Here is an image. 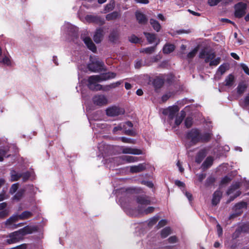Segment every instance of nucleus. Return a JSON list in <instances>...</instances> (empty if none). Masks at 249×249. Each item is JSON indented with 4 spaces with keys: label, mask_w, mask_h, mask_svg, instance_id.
I'll use <instances>...</instances> for the list:
<instances>
[{
    "label": "nucleus",
    "mask_w": 249,
    "mask_h": 249,
    "mask_svg": "<svg viewBox=\"0 0 249 249\" xmlns=\"http://www.w3.org/2000/svg\"><path fill=\"white\" fill-rule=\"evenodd\" d=\"M242 232L240 229L237 227L235 231L233 233L232 237L233 239H236L239 237Z\"/></svg>",
    "instance_id": "a18cd8bd"
},
{
    "label": "nucleus",
    "mask_w": 249,
    "mask_h": 249,
    "mask_svg": "<svg viewBox=\"0 0 249 249\" xmlns=\"http://www.w3.org/2000/svg\"><path fill=\"white\" fill-rule=\"evenodd\" d=\"M122 159L128 163L135 162L139 160L138 158L131 156H124L122 157Z\"/></svg>",
    "instance_id": "a878e982"
},
{
    "label": "nucleus",
    "mask_w": 249,
    "mask_h": 249,
    "mask_svg": "<svg viewBox=\"0 0 249 249\" xmlns=\"http://www.w3.org/2000/svg\"><path fill=\"white\" fill-rule=\"evenodd\" d=\"M9 213V210L8 209H4L0 211V218H3L7 216Z\"/></svg>",
    "instance_id": "49530a36"
},
{
    "label": "nucleus",
    "mask_w": 249,
    "mask_h": 249,
    "mask_svg": "<svg viewBox=\"0 0 249 249\" xmlns=\"http://www.w3.org/2000/svg\"><path fill=\"white\" fill-rule=\"evenodd\" d=\"M116 74L114 72H109L100 75H93L89 78L88 86L90 89L98 90L102 89V86L98 82L114 78Z\"/></svg>",
    "instance_id": "7ed1b4c3"
},
{
    "label": "nucleus",
    "mask_w": 249,
    "mask_h": 249,
    "mask_svg": "<svg viewBox=\"0 0 249 249\" xmlns=\"http://www.w3.org/2000/svg\"><path fill=\"white\" fill-rule=\"evenodd\" d=\"M147 166L145 163H140L137 165H133L130 167V172L137 173L144 171Z\"/></svg>",
    "instance_id": "4468645a"
},
{
    "label": "nucleus",
    "mask_w": 249,
    "mask_h": 249,
    "mask_svg": "<svg viewBox=\"0 0 249 249\" xmlns=\"http://www.w3.org/2000/svg\"><path fill=\"white\" fill-rule=\"evenodd\" d=\"M234 16L240 18L243 17L246 14V10L247 7V4L243 2H239L234 5Z\"/></svg>",
    "instance_id": "423d86ee"
},
{
    "label": "nucleus",
    "mask_w": 249,
    "mask_h": 249,
    "mask_svg": "<svg viewBox=\"0 0 249 249\" xmlns=\"http://www.w3.org/2000/svg\"><path fill=\"white\" fill-rule=\"evenodd\" d=\"M155 48H156V47H148V48H146L145 49H144L142 51V52H144V53H148V54H151V53H153L155 51Z\"/></svg>",
    "instance_id": "37998d69"
},
{
    "label": "nucleus",
    "mask_w": 249,
    "mask_h": 249,
    "mask_svg": "<svg viewBox=\"0 0 249 249\" xmlns=\"http://www.w3.org/2000/svg\"><path fill=\"white\" fill-rule=\"evenodd\" d=\"M213 136V134L210 132L201 133L200 131L197 128H192L186 134V138L187 140L190 141L191 144L193 145L196 144L199 142H209Z\"/></svg>",
    "instance_id": "f03ea898"
},
{
    "label": "nucleus",
    "mask_w": 249,
    "mask_h": 249,
    "mask_svg": "<svg viewBox=\"0 0 249 249\" xmlns=\"http://www.w3.org/2000/svg\"><path fill=\"white\" fill-rule=\"evenodd\" d=\"M12 181H16L21 178V174L17 173L15 171H13L11 173Z\"/></svg>",
    "instance_id": "72a5a7b5"
},
{
    "label": "nucleus",
    "mask_w": 249,
    "mask_h": 249,
    "mask_svg": "<svg viewBox=\"0 0 249 249\" xmlns=\"http://www.w3.org/2000/svg\"><path fill=\"white\" fill-rule=\"evenodd\" d=\"M34 230V228L33 227L26 226L19 230L18 231L19 232V235H20V237L22 239L24 235L32 233Z\"/></svg>",
    "instance_id": "6ab92c4d"
},
{
    "label": "nucleus",
    "mask_w": 249,
    "mask_h": 249,
    "mask_svg": "<svg viewBox=\"0 0 249 249\" xmlns=\"http://www.w3.org/2000/svg\"><path fill=\"white\" fill-rule=\"evenodd\" d=\"M92 100L94 104L99 106H104L107 103V98L103 95H96L93 98Z\"/></svg>",
    "instance_id": "1a4fd4ad"
},
{
    "label": "nucleus",
    "mask_w": 249,
    "mask_h": 249,
    "mask_svg": "<svg viewBox=\"0 0 249 249\" xmlns=\"http://www.w3.org/2000/svg\"><path fill=\"white\" fill-rule=\"evenodd\" d=\"M229 69V65L227 63H224L218 67L217 72H219L221 75H223Z\"/></svg>",
    "instance_id": "cd10ccee"
},
{
    "label": "nucleus",
    "mask_w": 249,
    "mask_h": 249,
    "mask_svg": "<svg viewBox=\"0 0 249 249\" xmlns=\"http://www.w3.org/2000/svg\"><path fill=\"white\" fill-rule=\"evenodd\" d=\"M124 110L116 106H112L106 109V114L110 117H114L124 113Z\"/></svg>",
    "instance_id": "0eeeda50"
},
{
    "label": "nucleus",
    "mask_w": 249,
    "mask_h": 249,
    "mask_svg": "<svg viewBox=\"0 0 249 249\" xmlns=\"http://www.w3.org/2000/svg\"><path fill=\"white\" fill-rule=\"evenodd\" d=\"M114 6V1H112V2H110L109 4H107L106 7V10L107 11H110L113 9Z\"/></svg>",
    "instance_id": "864d4df0"
},
{
    "label": "nucleus",
    "mask_w": 249,
    "mask_h": 249,
    "mask_svg": "<svg viewBox=\"0 0 249 249\" xmlns=\"http://www.w3.org/2000/svg\"><path fill=\"white\" fill-rule=\"evenodd\" d=\"M166 221L165 220H160L158 223V227L159 228L162 227L166 224Z\"/></svg>",
    "instance_id": "338daca9"
},
{
    "label": "nucleus",
    "mask_w": 249,
    "mask_h": 249,
    "mask_svg": "<svg viewBox=\"0 0 249 249\" xmlns=\"http://www.w3.org/2000/svg\"><path fill=\"white\" fill-rule=\"evenodd\" d=\"M96 18V17L91 15H88L86 17V19L89 22H94Z\"/></svg>",
    "instance_id": "e2e57ef3"
},
{
    "label": "nucleus",
    "mask_w": 249,
    "mask_h": 249,
    "mask_svg": "<svg viewBox=\"0 0 249 249\" xmlns=\"http://www.w3.org/2000/svg\"><path fill=\"white\" fill-rule=\"evenodd\" d=\"M103 36V30L100 29H97L93 36L94 41L97 43L100 42Z\"/></svg>",
    "instance_id": "5701e85b"
},
{
    "label": "nucleus",
    "mask_w": 249,
    "mask_h": 249,
    "mask_svg": "<svg viewBox=\"0 0 249 249\" xmlns=\"http://www.w3.org/2000/svg\"><path fill=\"white\" fill-rule=\"evenodd\" d=\"M23 194V191H18L13 197V199L18 200L22 197Z\"/></svg>",
    "instance_id": "79ce46f5"
},
{
    "label": "nucleus",
    "mask_w": 249,
    "mask_h": 249,
    "mask_svg": "<svg viewBox=\"0 0 249 249\" xmlns=\"http://www.w3.org/2000/svg\"><path fill=\"white\" fill-rule=\"evenodd\" d=\"M241 67L242 68V70L244 71L245 73L249 75V69L248 67L245 64H241Z\"/></svg>",
    "instance_id": "3c124183"
},
{
    "label": "nucleus",
    "mask_w": 249,
    "mask_h": 249,
    "mask_svg": "<svg viewBox=\"0 0 249 249\" xmlns=\"http://www.w3.org/2000/svg\"><path fill=\"white\" fill-rule=\"evenodd\" d=\"M234 76L232 74H230L226 78L225 80V85L228 87H231L232 86L234 81Z\"/></svg>",
    "instance_id": "393cba45"
},
{
    "label": "nucleus",
    "mask_w": 249,
    "mask_h": 249,
    "mask_svg": "<svg viewBox=\"0 0 249 249\" xmlns=\"http://www.w3.org/2000/svg\"><path fill=\"white\" fill-rule=\"evenodd\" d=\"M83 41L87 47L91 51L95 52L96 51V46L89 37H86L84 38Z\"/></svg>",
    "instance_id": "a211bd4d"
},
{
    "label": "nucleus",
    "mask_w": 249,
    "mask_h": 249,
    "mask_svg": "<svg viewBox=\"0 0 249 249\" xmlns=\"http://www.w3.org/2000/svg\"><path fill=\"white\" fill-rule=\"evenodd\" d=\"M6 152L3 149H0V161L3 160V157L6 155Z\"/></svg>",
    "instance_id": "13d9d810"
},
{
    "label": "nucleus",
    "mask_w": 249,
    "mask_h": 249,
    "mask_svg": "<svg viewBox=\"0 0 249 249\" xmlns=\"http://www.w3.org/2000/svg\"><path fill=\"white\" fill-rule=\"evenodd\" d=\"M8 237L9 238H8L6 241V242L8 244L15 243L21 239L20 235H19V232L18 231L11 233L9 235Z\"/></svg>",
    "instance_id": "ddd939ff"
},
{
    "label": "nucleus",
    "mask_w": 249,
    "mask_h": 249,
    "mask_svg": "<svg viewBox=\"0 0 249 249\" xmlns=\"http://www.w3.org/2000/svg\"><path fill=\"white\" fill-rule=\"evenodd\" d=\"M119 14L118 12H114L107 15L106 16V18L108 20H112L117 18L119 17Z\"/></svg>",
    "instance_id": "e433bc0d"
},
{
    "label": "nucleus",
    "mask_w": 249,
    "mask_h": 249,
    "mask_svg": "<svg viewBox=\"0 0 249 249\" xmlns=\"http://www.w3.org/2000/svg\"><path fill=\"white\" fill-rule=\"evenodd\" d=\"M240 187V184L239 182H235L231 185L230 188L227 190L226 193L227 195H229L232 193L234 191L236 190Z\"/></svg>",
    "instance_id": "bb28decb"
},
{
    "label": "nucleus",
    "mask_w": 249,
    "mask_h": 249,
    "mask_svg": "<svg viewBox=\"0 0 249 249\" xmlns=\"http://www.w3.org/2000/svg\"><path fill=\"white\" fill-rule=\"evenodd\" d=\"M179 110L178 107L177 105H173L172 106V118H173V116L174 114L178 112Z\"/></svg>",
    "instance_id": "5fc2aeb1"
},
{
    "label": "nucleus",
    "mask_w": 249,
    "mask_h": 249,
    "mask_svg": "<svg viewBox=\"0 0 249 249\" xmlns=\"http://www.w3.org/2000/svg\"><path fill=\"white\" fill-rule=\"evenodd\" d=\"M162 119L164 122H167L170 125L171 124V107H169L166 108L162 109Z\"/></svg>",
    "instance_id": "f8f14e48"
},
{
    "label": "nucleus",
    "mask_w": 249,
    "mask_h": 249,
    "mask_svg": "<svg viewBox=\"0 0 249 249\" xmlns=\"http://www.w3.org/2000/svg\"><path fill=\"white\" fill-rule=\"evenodd\" d=\"M231 180V178H230L228 176H226L223 178H222V179L220 181V185H223L228 184L229 182H230Z\"/></svg>",
    "instance_id": "58836bf2"
},
{
    "label": "nucleus",
    "mask_w": 249,
    "mask_h": 249,
    "mask_svg": "<svg viewBox=\"0 0 249 249\" xmlns=\"http://www.w3.org/2000/svg\"><path fill=\"white\" fill-rule=\"evenodd\" d=\"M185 115H186V113H185V111L182 110L180 112V116L176 117V119L175 120V124L177 125H179L182 123L183 119H184Z\"/></svg>",
    "instance_id": "c756f323"
},
{
    "label": "nucleus",
    "mask_w": 249,
    "mask_h": 249,
    "mask_svg": "<svg viewBox=\"0 0 249 249\" xmlns=\"http://www.w3.org/2000/svg\"><path fill=\"white\" fill-rule=\"evenodd\" d=\"M171 97L170 93H168L163 95L161 98L162 101L163 102L166 101L170 97Z\"/></svg>",
    "instance_id": "bf43d9fd"
},
{
    "label": "nucleus",
    "mask_w": 249,
    "mask_h": 249,
    "mask_svg": "<svg viewBox=\"0 0 249 249\" xmlns=\"http://www.w3.org/2000/svg\"><path fill=\"white\" fill-rule=\"evenodd\" d=\"M243 107H249V93L246 96L243 101Z\"/></svg>",
    "instance_id": "8fccbe9b"
},
{
    "label": "nucleus",
    "mask_w": 249,
    "mask_h": 249,
    "mask_svg": "<svg viewBox=\"0 0 249 249\" xmlns=\"http://www.w3.org/2000/svg\"><path fill=\"white\" fill-rule=\"evenodd\" d=\"M175 183L177 186H178L179 187H185V184L183 182H182L180 180H176L175 182Z\"/></svg>",
    "instance_id": "052dcab7"
},
{
    "label": "nucleus",
    "mask_w": 249,
    "mask_h": 249,
    "mask_svg": "<svg viewBox=\"0 0 249 249\" xmlns=\"http://www.w3.org/2000/svg\"><path fill=\"white\" fill-rule=\"evenodd\" d=\"M198 51V47L197 46V47H195L192 51H191L187 54V57L188 59L193 58L196 56Z\"/></svg>",
    "instance_id": "f704fd0d"
},
{
    "label": "nucleus",
    "mask_w": 249,
    "mask_h": 249,
    "mask_svg": "<svg viewBox=\"0 0 249 249\" xmlns=\"http://www.w3.org/2000/svg\"><path fill=\"white\" fill-rule=\"evenodd\" d=\"M19 220L18 215H13L5 222V225L9 228L12 226L13 224Z\"/></svg>",
    "instance_id": "4be33fe9"
},
{
    "label": "nucleus",
    "mask_w": 249,
    "mask_h": 249,
    "mask_svg": "<svg viewBox=\"0 0 249 249\" xmlns=\"http://www.w3.org/2000/svg\"><path fill=\"white\" fill-rule=\"evenodd\" d=\"M168 77L166 75L158 77L154 80L153 85L156 89H160L162 87L164 81H168Z\"/></svg>",
    "instance_id": "9b49d317"
},
{
    "label": "nucleus",
    "mask_w": 249,
    "mask_h": 249,
    "mask_svg": "<svg viewBox=\"0 0 249 249\" xmlns=\"http://www.w3.org/2000/svg\"><path fill=\"white\" fill-rule=\"evenodd\" d=\"M147 40L149 43H154L156 41V37L154 34L144 33Z\"/></svg>",
    "instance_id": "7c9ffc66"
},
{
    "label": "nucleus",
    "mask_w": 249,
    "mask_h": 249,
    "mask_svg": "<svg viewBox=\"0 0 249 249\" xmlns=\"http://www.w3.org/2000/svg\"><path fill=\"white\" fill-rule=\"evenodd\" d=\"M103 66L104 63L102 61L95 59L89 64L88 68L90 71L96 72L101 71Z\"/></svg>",
    "instance_id": "6e6552de"
},
{
    "label": "nucleus",
    "mask_w": 249,
    "mask_h": 249,
    "mask_svg": "<svg viewBox=\"0 0 249 249\" xmlns=\"http://www.w3.org/2000/svg\"><path fill=\"white\" fill-rule=\"evenodd\" d=\"M222 193L219 191L217 190L215 191L213 196V198L212 200V204L213 206H216L218 204L222 197Z\"/></svg>",
    "instance_id": "dca6fc26"
},
{
    "label": "nucleus",
    "mask_w": 249,
    "mask_h": 249,
    "mask_svg": "<svg viewBox=\"0 0 249 249\" xmlns=\"http://www.w3.org/2000/svg\"><path fill=\"white\" fill-rule=\"evenodd\" d=\"M142 183L149 188H152L153 186V184L150 181H143Z\"/></svg>",
    "instance_id": "69168bd1"
},
{
    "label": "nucleus",
    "mask_w": 249,
    "mask_h": 249,
    "mask_svg": "<svg viewBox=\"0 0 249 249\" xmlns=\"http://www.w3.org/2000/svg\"><path fill=\"white\" fill-rule=\"evenodd\" d=\"M221 21L222 22L229 23L232 24L234 26H236L235 24L233 22H232V21L230 20V19H229L228 18H222L221 19Z\"/></svg>",
    "instance_id": "0e129e2a"
},
{
    "label": "nucleus",
    "mask_w": 249,
    "mask_h": 249,
    "mask_svg": "<svg viewBox=\"0 0 249 249\" xmlns=\"http://www.w3.org/2000/svg\"><path fill=\"white\" fill-rule=\"evenodd\" d=\"M217 234L219 237H220L223 233V230L221 226L218 224L216 225Z\"/></svg>",
    "instance_id": "603ef678"
},
{
    "label": "nucleus",
    "mask_w": 249,
    "mask_h": 249,
    "mask_svg": "<svg viewBox=\"0 0 249 249\" xmlns=\"http://www.w3.org/2000/svg\"><path fill=\"white\" fill-rule=\"evenodd\" d=\"M207 155V150L205 148L198 151L197 153L195 161L197 163H200Z\"/></svg>",
    "instance_id": "f3484780"
},
{
    "label": "nucleus",
    "mask_w": 249,
    "mask_h": 249,
    "mask_svg": "<svg viewBox=\"0 0 249 249\" xmlns=\"http://www.w3.org/2000/svg\"><path fill=\"white\" fill-rule=\"evenodd\" d=\"M120 139L123 142L129 143H131L132 142L131 140L125 137H121L120 138Z\"/></svg>",
    "instance_id": "680f3d73"
},
{
    "label": "nucleus",
    "mask_w": 249,
    "mask_h": 249,
    "mask_svg": "<svg viewBox=\"0 0 249 249\" xmlns=\"http://www.w3.org/2000/svg\"><path fill=\"white\" fill-rule=\"evenodd\" d=\"M137 20L140 24H145L147 22L145 16L140 12L137 11L135 13Z\"/></svg>",
    "instance_id": "aec40b11"
},
{
    "label": "nucleus",
    "mask_w": 249,
    "mask_h": 249,
    "mask_svg": "<svg viewBox=\"0 0 249 249\" xmlns=\"http://www.w3.org/2000/svg\"><path fill=\"white\" fill-rule=\"evenodd\" d=\"M133 126L132 124L130 122H126L124 123H121L117 126L114 127L113 129V133H116L118 131L124 130V134L128 135L133 136L134 135L133 131L129 128H131Z\"/></svg>",
    "instance_id": "39448f33"
},
{
    "label": "nucleus",
    "mask_w": 249,
    "mask_h": 249,
    "mask_svg": "<svg viewBox=\"0 0 249 249\" xmlns=\"http://www.w3.org/2000/svg\"><path fill=\"white\" fill-rule=\"evenodd\" d=\"M129 41L132 43H137L140 41V39L135 35L131 36L129 39Z\"/></svg>",
    "instance_id": "09e8293b"
},
{
    "label": "nucleus",
    "mask_w": 249,
    "mask_h": 249,
    "mask_svg": "<svg viewBox=\"0 0 249 249\" xmlns=\"http://www.w3.org/2000/svg\"><path fill=\"white\" fill-rule=\"evenodd\" d=\"M247 205L248 204L247 202L241 201L236 203L234 207L236 210H240L244 208H247Z\"/></svg>",
    "instance_id": "4c0bfd02"
},
{
    "label": "nucleus",
    "mask_w": 249,
    "mask_h": 249,
    "mask_svg": "<svg viewBox=\"0 0 249 249\" xmlns=\"http://www.w3.org/2000/svg\"><path fill=\"white\" fill-rule=\"evenodd\" d=\"M216 53L213 50L206 51L205 49H202L199 54V58L204 59L205 63L209 62L210 66H216L221 61V57H217L215 58Z\"/></svg>",
    "instance_id": "20e7f679"
},
{
    "label": "nucleus",
    "mask_w": 249,
    "mask_h": 249,
    "mask_svg": "<svg viewBox=\"0 0 249 249\" xmlns=\"http://www.w3.org/2000/svg\"><path fill=\"white\" fill-rule=\"evenodd\" d=\"M122 83V82L121 81H117L116 82L112 83L109 86L110 88H115L120 86Z\"/></svg>",
    "instance_id": "6e6d98bb"
},
{
    "label": "nucleus",
    "mask_w": 249,
    "mask_h": 249,
    "mask_svg": "<svg viewBox=\"0 0 249 249\" xmlns=\"http://www.w3.org/2000/svg\"><path fill=\"white\" fill-rule=\"evenodd\" d=\"M121 150L122 152L125 154L141 155L142 154L141 150L130 147L122 146Z\"/></svg>",
    "instance_id": "9d476101"
},
{
    "label": "nucleus",
    "mask_w": 249,
    "mask_h": 249,
    "mask_svg": "<svg viewBox=\"0 0 249 249\" xmlns=\"http://www.w3.org/2000/svg\"><path fill=\"white\" fill-rule=\"evenodd\" d=\"M12 65V61L9 55L3 54L0 57V66L3 65L10 67Z\"/></svg>",
    "instance_id": "2eb2a0df"
},
{
    "label": "nucleus",
    "mask_w": 249,
    "mask_h": 249,
    "mask_svg": "<svg viewBox=\"0 0 249 249\" xmlns=\"http://www.w3.org/2000/svg\"><path fill=\"white\" fill-rule=\"evenodd\" d=\"M18 188V183L13 184L12 185V186L10 189V193L11 194H13L17 191Z\"/></svg>",
    "instance_id": "de8ad7c7"
},
{
    "label": "nucleus",
    "mask_w": 249,
    "mask_h": 249,
    "mask_svg": "<svg viewBox=\"0 0 249 249\" xmlns=\"http://www.w3.org/2000/svg\"><path fill=\"white\" fill-rule=\"evenodd\" d=\"M248 88L247 85L244 82L239 83L237 87V92L239 95H242Z\"/></svg>",
    "instance_id": "b1692460"
},
{
    "label": "nucleus",
    "mask_w": 249,
    "mask_h": 249,
    "mask_svg": "<svg viewBox=\"0 0 249 249\" xmlns=\"http://www.w3.org/2000/svg\"><path fill=\"white\" fill-rule=\"evenodd\" d=\"M30 177V174L28 172H26L23 174H21V178L24 181H26Z\"/></svg>",
    "instance_id": "4d7b16f0"
},
{
    "label": "nucleus",
    "mask_w": 249,
    "mask_h": 249,
    "mask_svg": "<svg viewBox=\"0 0 249 249\" xmlns=\"http://www.w3.org/2000/svg\"><path fill=\"white\" fill-rule=\"evenodd\" d=\"M238 228L243 233H249V222L244 223L239 226Z\"/></svg>",
    "instance_id": "c85d7f7f"
},
{
    "label": "nucleus",
    "mask_w": 249,
    "mask_h": 249,
    "mask_svg": "<svg viewBox=\"0 0 249 249\" xmlns=\"http://www.w3.org/2000/svg\"><path fill=\"white\" fill-rule=\"evenodd\" d=\"M213 158L212 156H208L202 164L204 169H207L210 167L213 164Z\"/></svg>",
    "instance_id": "412c9836"
},
{
    "label": "nucleus",
    "mask_w": 249,
    "mask_h": 249,
    "mask_svg": "<svg viewBox=\"0 0 249 249\" xmlns=\"http://www.w3.org/2000/svg\"><path fill=\"white\" fill-rule=\"evenodd\" d=\"M185 196L188 198L189 201H191L193 200V196L192 194L188 192H185Z\"/></svg>",
    "instance_id": "774afa93"
},
{
    "label": "nucleus",
    "mask_w": 249,
    "mask_h": 249,
    "mask_svg": "<svg viewBox=\"0 0 249 249\" xmlns=\"http://www.w3.org/2000/svg\"><path fill=\"white\" fill-rule=\"evenodd\" d=\"M193 124V119L191 117H187L185 120V125L187 128H190Z\"/></svg>",
    "instance_id": "a19ab883"
},
{
    "label": "nucleus",
    "mask_w": 249,
    "mask_h": 249,
    "mask_svg": "<svg viewBox=\"0 0 249 249\" xmlns=\"http://www.w3.org/2000/svg\"><path fill=\"white\" fill-rule=\"evenodd\" d=\"M171 52V45L166 44L163 48V53L164 54H168Z\"/></svg>",
    "instance_id": "ea45409f"
},
{
    "label": "nucleus",
    "mask_w": 249,
    "mask_h": 249,
    "mask_svg": "<svg viewBox=\"0 0 249 249\" xmlns=\"http://www.w3.org/2000/svg\"><path fill=\"white\" fill-rule=\"evenodd\" d=\"M32 213L29 211L23 212L21 214L18 215L19 219L23 220L30 217Z\"/></svg>",
    "instance_id": "2f4dec72"
},
{
    "label": "nucleus",
    "mask_w": 249,
    "mask_h": 249,
    "mask_svg": "<svg viewBox=\"0 0 249 249\" xmlns=\"http://www.w3.org/2000/svg\"><path fill=\"white\" fill-rule=\"evenodd\" d=\"M222 0H208V4L210 6H214L217 5Z\"/></svg>",
    "instance_id": "c03bdc74"
},
{
    "label": "nucleus",
    "mask_w": 249,
    "mask_h": 249,
    "mask_svg": "<svg viewBox=\"0 0 249 249\" xmlns=\"http://www.w3.org/2000/svg\"><path fill=\"white\" fill-rule=\"evenodd\" d=\"M171 233V229L170 227H166L161 231V236L162 238H166Z\"/></svg>",
    "instance_id": "c9c22d12"
},
{
    "label": "nucleus",
    "mask_w": 249,
    "mask_h": 249,
    "mask_svg": "<svg viewBox=\"0 0 249 249\" xmlns=\"http://www.w3.org/2000/svg\"><path fill=\"white\" fill-rule=\"evenodd\" d=\"M150 22L154 30L157 32L159 31L160 29V25L157 21L153 19H151Z\"/></svg>",
    "instance_id": "473e14b6"
},
{
    "label": "nucleus",
    "mask_w": 249,
    "mask_h": 249,
    "mask_svg": "<svg viewBox=\"0 0 249 249\" xmlns=\"http://www.w3.org/2000/svg\"><path fill=\"white\" fill-rule=\"evenodd\" d=\"M135 203H136L137 210L140 213L147 214L154 210L152 207H149L145 209V207L150 204V200L144 196H139L136 200L129 199L127 204L120 202V204L126 212H127V209L133 207Z\"/></svg>",
    "instance_id": "f257e3e1"
}]
</instances>
